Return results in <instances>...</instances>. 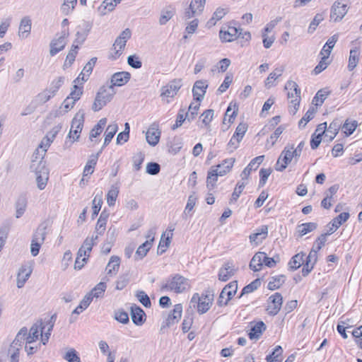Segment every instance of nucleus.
I'll return each mask as SVG.
<instances>
[{
  "label": "nucleus",
  "mask_w": 362,
  "mask_h": 362,
  "mask_svg": "<svg viewBox=\"0 0 362 362\" xmlns=\"http://www.w3.org/2000/svg\"><path fill=\"white\" fill-rule=\"evenodd\" d=\"M317 223L313 222L300 224L297 227L298 233L300 236H303L308 233L315 230L317 228Z\"/></svg>",
  "instance_id": "38"
},
{
  "label": "nucleus",
  "mask_w": 362,
  "mask_h": 362,
  "mask_svg": "<svg viewBox=\"0 0 362 362\" xmlns=\"http://www.w3.org/2000/svg\"><path fill=\"white\" fill-rule=\"evenodd\" d=\"M67 36L68 32L65 30H62L59 35H57V37L52 41L50 45H65Z\"/></svg>",
  "instance_id": "55"
},
{
  "label": "nucleus",
  "mask_w": 362,
  "mask_h": 362,
  "mask_svg": "<svg viewBox=\"0 0 362 362\" xmlns=\"http://www.w3.org/2000/svg\"><path fill=\"white\" fill-rule=\"evenodd\" d=\"M90 255L86 254V251L83 248H79L77 257L74 263L75 269H81L86 263Z\"/></svg>",
  "instance_id": "31"
},
{
  "label": "nucleus",
  "mask_w": 362,
  "mask_h": 362,
  "mask_svg": "<svg viewBox=\"0 0 362 362\" xmlns=\"http://www.w3.org/2000/svg\"><path fill=\"white\" fill-rule=\"evenodd\" d=\"M189 288V280L180 274H175L169 277L167 282L162 286V289L174 291L176 293H183Z\"/></svg>",
  "instance_id": "5"
},
{
  "label": "nucleus",
  "mask_w": 362,
  "mask_h": 362,
  "mask_svg": "<svg viewBox=\"0 0 362 362\" xmlns=\"http://www.w3.org/2000/svg\"><path fill=\"white\" fill-rule=\"evenodd\" d=\"M298 158V156H295L293 146H286L282 151L276 163L275 168L278 171H283L292 160H294V163H297Z\"/></svg>",
  "instance_id": "6"
},
{
  "label": "nucleus",
  "mask_w": 362,
  "mask_h": 362,
  "mask_svg": "<svg viewBox=\"0 0 362 362\" xmlns=\"http://www.w3.org/2000/svg\"><path fill=\"white\" fill-rule=\"evenodd\" d=\"M207 88L208 83L206 81H197L192 88L194 99L197 102H201L204 98Z\"/></svg>",
  "instance_id": "15"
},
{
  "label": "nucleus",
  "mask_w": 362,
  "mask_h": 362,
  "mask_svg": "<svg viewBox=\"0 0 362 362\" xmlns=\"http://www.w3.org/2000/svg\"><path fill=\"white\" fill-rule=\"evenodd\" d=\"M130 78L131 74L127 71L117 72L112 76L110 86H112L113 88L124 86L129 81Z\"/></svg>",
  "instance_id": "18"
},
{
  "label": "nucleus",
  "mask_w": 362,
  "mask_h": 362,
  "mask_svg": "<svg viewBox=\"0 0 362 362\" xmlns=\"http://www.w3.org/2000/svg\"><path fill=\"white\" fill-rule=\"evenodd\" d=\"M83 123L84 114L81 112H77L72 119L69 137L72 138L74 141L78 140L82 131Z\"/></svg>",
  "instance_id": "9"
},
{
  "label": "nucleus",
  "mask_w": 362,
  "mask_h": 362,
  "mask_svg": "<svg viewBox=\"0 0 362 362\" xmlns=\"http://www.w3.org/2000/svg\"><path fill=\"white\" fill-rule=\"evenodd\" d=\"M31 20L28 16L23 17L19 25L18 35L21 38H26L30 33Z\"/></svg>",
  "instance_id": "19"
},
{
  "label": "nucleus",
  "mask_w": 362,
  "mask_h": 362,
  "mask_svg": "<svg viewBox=\"0 0 362 362\" xmlns=\"http://www.w3.org/2000/svg\"><path fill=\"white\" fill-rule=\"evenodd\" d=\"M182 312V306L181 304H176L171 313L169 314L165 323L161 325L160 331L166 327L175 324L181 318Z\"/></svg>",
  "instance_id": "12"
},
{
  "label": "nucleus",
  "mask_w": 362,
  "mask_h": 362,
  "mask_svg": "<svg viewBox=\"0 0 362 362\" xmlns=\"http://www.w3.org/2000/svg\"><path fill=\"white\" fill-rule=\"evenodd\" d=\"M349 216L350 215L348 212L341 213L332 220L331 223L333 227L338 228L343 223L346 222L349 219Z\"/></svg>",
  "instance_id": "54"
},
{
  "label": "nucleus",
  "mask_w": 362,
  "mask_h": 362,
  "mask_svg": "<svg viewBox=\"0 0 362 362\" xmlns=\"http://www.w3.org/2000/svg\"><path fill=\"white\" fill-rule=\"evenodd\" d=\"M106 287V284L105 282H100L91 290L90 294L93 298L102 297L104 294Z\"/></svg>",
  "instance_id": "52"
},
{
  "label": "nucleus",
  "mask_w": 362,
  "mask_h": 362,
  "mask_svg": "<svg viewBox=\"0 0 362 362\" xmlns=\"http://www.w3.org/2000/svg\"><path fill=\"white\" fill-rule=\"evenodd\" d=\"M160 136V132L151 126L146 132V139L149 145L155 146L159 142Z\"/></svg>",
  "instance_id": "21"
},
{
  "label": "nucleus",
  "mask_w": 362,
  "mask_h": 362,
  "mask_svg": "<svg viewBox=\"0 0 362 362\" xmlns=\"http://www.w3.org/2000/svg\"><path fill=\"white\" fill-rule=\"evenodd\" d=\"M348 11L346 4L336 1L331 9L330 18L334 21H341Z\"/></svg>",
  "instance_id": "14"
},
{
  "label": "nucleus",
  "mask_w": 362,
  "mask_h": 362,
  "mask_svg": "<svg viewBox=\"0 0 362 362\" xmlns=\"http://www.w3.org/2000/svg\"><path fill=\"white\" fill-rule=\"evenodd\" d=\"M103 204V192H100V194H96L93 200V218L96 216L100 209Z\"/></svg>",
  "instance_id": "46"
},
{
  "label": "nucleus",
  "mask_w": 362,
  "mask_h": 362,
  "mask_svg": "<svg viewBox=\"0 0 362 362\" xmlns=\"http://www.w3.org/2000/svg\"><path fill=\"white\" fill-rule=\"evenodd\" d=\"M32 273V269L30 267L22 266L17 276V286L21 288H23L26 282V281L29 279L30 274Z\"/></svg>",
  "instance_id": "20"
},
{
  "label": "nucleus",
  "mask_w": 362,
  "mask_h": 362,
  "mask_svg": "<svg viewBox=\"0 0 362 362\" xmlns=\"http://www.w3.org/2000/svg\"><path fill=\"white\" fill-rule=\"evenodd\" d=\"M235 161V159L234 158L225 159L221 164L211 168L207 175V187L209 189L214 187L217 181L218 176H223L230 172Z\"/></svg>",
  "instance_id": "1"
},
{
  "label": "nucleus",
  "mask_w": 362,
  "mask_h": 362,
  "mask_svg": "<svg viewBox=\"0 0 362 362\" xmlns=\"http://www.w3.org/2000/svg\"><path fill=\"white\" fill-rule=\"evenodd\" d=\"M240 28L235 26L228 25L223 27L220 30V38L223 42H232L237 39Z\"/></svg>",
  "instance_id": "13"
},
{
  "label": "nucleus",
  "mask_w": 362,
  "mask_h": 362,
  "mask_svg": "<svg viewBox=\"0 0 362 362\" xmlns=\"http://www.w3.org/2000/svg\"><path fill=\"white\" fill-rule=\"evenodd\" d=\"M77 0H64L62 6V10L65 14H69L75 7Z\"/></svg>",
  "instance_id": "62"
},
{
  "label": "nucleus",
  "mask_w": 362,
  "mask_h": 362,
  "mask_svg": "<svg viewBox=\"0 0 362 362\" xmlns=\"http://www.w3.org/2000/svg\"><path fill=\"white\" fill-rule=\"evenodd\" d=\"M120 264V258L117 256H112L106 267L107 274L112 276L115 275L119 270Z\"/></svg>",
  "instance_id": "27"
},
{
  "label": "nucleus",
  "mask_w": 362,
  "mask_h": 362,
  "mask_svg": "<svg viewBox=\"0 0 362 362\" xmlns=\"http://www.w3.org/2000/svg\"><path fill=\"white\" fill-rule=\"evenodd\" d=\"M47 224L46 223L44 222L40 223L33 233L32 240L40 243H44L47 234Z\"/></svg>",
  "instance_id": "28"
},
{
  "label": "nucleus",
  "mask_w": 362,
  "mask_h": 362,
  "mask_svg": "<svg viewBox=\"0 0 362 362\" xmlns=\"http://www.w3.org/2000/svg\"><path fill=\"white\" fill-rule=\"evenodd\" d=\"M151 247L150 241H146L137 248L136 255L139 256L140 259L143 258L146 255Z\"/></svg>",
  "instance_id": "56"
},
{
  "label": "nucleus",
  "mask_w": 362,
  "mask_h": 362,
  "mask_svg": "<svg viewBox=\"0 0 362 362\" xmlns=\"http://www.w3.org/2000/svg\"><path fill=\"white\" fill-rule=\"evenodd\" d=\"M199 103L200 102H197V101L196 103H192L189 106V111L185 112L187 120H188L189 122L192 121L195 118V117L197 115L198 110H199V106H200Z\"/></svg>",
  "instance_id": "41"
},
{
  "label": "nucleus",
  "mask_w": 362,
  "mask_h": 362,
  "mask_svg": "<svg viewBox=\"0 0 362 362\" xmlns=\"http://www.w3.org/2000/svg\"><path fill=\"white\" fill-rule=\"evenodd\" d=\"M238 290V282L233 281L227 284L221 291L217 303L219 306L226 305Z\"/></svg>",
  "instance_id": "7"
},
{
  "label": "nucleus",
  "mask_w": 362,
  "mask_h": 362,
  "mask_svg": "<svg viewBox=\"0 0 362 362\" xmlns=\"http://www.w3.org/2000/svg\"><path fill=\"white\" fill-rule=\"evenodd\" d=\"M268 233L267 226H262L260 228L257 230V232L250 235V240L252 243L257 245L262 240L265 239Z\"/></svg>",
  "instance_id": "23"
},
{
  "label": "nucleus",
  "mask_w": 362,
  "mask_h": 362,
  "mask_svg": "<svg viewBox=\"0 0 362 362\" xmlns=\"http://www.w3.org/2000/svg\"><path fill=\"white\" fill-rule=\"evenodd\" d=\"M63 358L68 362H81V359L77 351L73 348L69 349Z\"/></svg>",
  "instance_id": "53"
},
{
  "label": "nucleus",
  "mask_w": 362,
  "mask_h": 362,
  "mask_svg": "<svg viewBox=\"0 0 362 362\" xmlns=\"http://www.w3.org/2000/svg\"><path fill=\"white\" fill-rule=\"evenodd\" d=\"M42 322L40 324L35 323L32 325L29 333L27 332V336L25 337L26 344H31L38 339V337L40 336V329H44V327H42Z\"/></svg>",
  "instance_id": "22"
},
{
  "label": "nucleus",
  "mask_w": 362,
  "mask_h": 362,
  "mask_svg": "<svg viewBox=\"0 0 362 362\" xmlns=\"http://www.w3.org/2000/svg\"><path fill=\"white\" fill-rule=\"evenodd\" d=\"M60 129L61 127L59 126L53 127L49 132H47L45 136L43 137L37 148L40 150H45V153H46L47 148L49 147Z\"/></svg>",
  "instance_id": "16"
},
{
  "label": "nucleus",
  "mask_w": 362,
  "mask_h": 362,
  "mask_svg": "<svg viewBox=\"0 0 362 362\" xmlns=\"http://www.w3.org/2000/svg\"><path fill=\"white\" fill-rule=\"evenodd\" d=\"M304 256L305 254L303 252L295 255L288 262V268L292 271L300 268L304 263Z\"/></svg>",
  "instance_id": "32"
},
{
  "label": "nucleus",
  "mask_w": 362,
  "mask_h": 362,
  "mask_svg": "<svg viewBox=\"0 0 362 362\" xmlns=\"http://www.w3.org/2000/svg\"><path fill=\"white\" fill-rule=\"evenodd\" d=\"M235 269L230 263H226L221 268L218 273V279L222 281H228L235 274Z\"/></svg>",
  "instance_id": "25"
},
{
  "label": "nucleus",
  "mask_w": 362,
  "mask_h": 362,
  "mask_svg": "<svg viewBox=\"0 0 362 362\" xmlns=\"http://www.w3.org/2000/svg\"><path fill=\"white\" fill-rule=\"evenodd\" d=\"M30 169L35 175L41 173V172L49 173L48 168L46 167V161L41 162L39 160L31 161Z\"/></svg>",
  "instance_id": "39"
},
{
  "label": "nucleus",
  "mask_w": 362,
  "mask_h": 362,
  "mask_svg": "<svg viewBox=\"0 0 362 362\" xmlns=\"http://www.w3.org/2000/svg\"><path fill=\"white\" fill-rule=\"evenodd\" d=\"M83 88L79 87L78 84H74L73 90H71V93L68 96L70 99L73 100L74 101L76 102L78 100L83 94Z\"/></svg>",
  "instance_id": "58"
},
{
  "label": "nucleus",
  "mask_w": 362,
  "mask_h": 362,
  "mask_svg": "<svg viewBox=\"0 0 362 362\" xmlns=\"http://www.w3.org/2000/svg\"><path fill=\"white\" fill-rule=\"evenodd\" d=\"M263 264L269 267H272V258L267 257L265 252H258L252 258L250 268L255 272H257L261 270Z\"/></svg>",
  "instance_id": "10"
},
{
  "label": "nucleus",
  "mask_w": 362,
  "mask_h": 362,
  "mask_svg": "<svg viewBox=\"0 0 362 362\" xmlns=\"http://www.w3.org/2000/svg\"><path fill=\"white\" fill-rule=\"evenodd\" d=\"M360 58V50L358 48L355 47L350 50L348 69L353 71L357 66Z\"/></svg>",
  "instance_id": "29"
},
{
  "label": "nucleus",
  "mask_w": 362,
  "mask_h": 362,
  "mask_svg": "<svg viewBox=\"0 0 362 362\" xmlns=\"http://www.w3.org/2000/svg\"><path fill=\"white\" fill-rule=\"evenodd\" d=\"M182 86V79H174L166 86L162 87L160 95L167 98H173Z\"/></svg>",
  "instance_id": "11"
},
{
  "label": "nucleus",
  "mask_w": 362,
  "mask_h": 362,
  "mask_svg": "<svg viewBox=\"0 0 362 362\" xmlns=\"http://www.w3.org/2000/svg\"><path fill=\"white\" fill-rule=\"evenodd\" d=\"M160 166L158 163L151 162L146 165V173L151 175H156L159 173Z\"/></svg>",
  "instance_id": "63"
},
{
  "label": "nucleus",
  "mask_w": 362,
  "mask_h": 362,
  "mask_svg": "<svg viewBox=\"0 0 362 362\" xmlns=\"http://www.w3.org/2000/svg\"><path fill=\"white\" fill-rule=\"evenodd\" d=\"M260 284L261 281L259 279H255L253 281L243 288L239 298H241L245 294H248L253 292L260 286Z\"/></svg>",
  "instance_id": "45"
},
{
  "label": "nucleus",
  "mask_w": 362,
  "mask_h": 362,
  "mask_svg": "<svg viewBox=\"0 0 362 362\" xmlns=\"http://www.w3.org/2000/svg\"><path fill=\"white\" fill-rule=\"evenodd\" d=\"M26 336L27 328L25 327H23L19 330L17 335L16 336V338L13 341L11 345V349H16L17 347L20 349L22 346V344L24 343V341H26Z\"/></svg>",
  "instance_id": "30"
},
{
  "label": "nucleus",
  "mask_w": 362,
  "mask_h": 362,
  "mask_svg": "<svg viewBox=\"0 0 362 362\" xmlns=\"http://www.w3.org/2000/svg\"><path fill=\"white\" fill-rule=\"evenodd\" d=\"M27 206V200L24 196L18 197L16 202V217L17 218L21 217L24 214Z\"/></svg>",
  "instance_id": "35"
},
{
  "label": "nucleus",
  "mask_w": 362,
  "mask_h": 362,
  "mask_svg": "<svg viewBox=\"0 0 362 362\" xmlns=\"http://www.w3.org/2000/svg\"><path fill=\"white\" fill-rule=\"evenodd\" d=\"M206 0H192L189 4V9H192L194 13H202Z\"/></svg>",
  "instance_id": "51"
},
{
  "label": "nucleus",
  "mask_w": 362,
  "mask_h": 362,
  "mask_svg": "<svg viewBox=\"0 0 362 362\" xmlns=\"http://www.w3.org/2000/svg\"><path fill=\"white\" fill-rule=\"evenodd\" d=\"M121 1L122 0H105L98 8V10L101 14L105 15L107 12L113 11Z\"/></svg>",
  "instance_id": "33"
},
{
  "label": "nucleus",
  "mask_w": 362,
  "mask_h": 362,
  "mask_svg": "<svg viewBox=\"0 0 362 362\" xmlns=\"http://www.w3.org/2000/svg\"><path fill=\"white\" fill-rule=\"evenodd\" d=\"M329 94V92L325 89L318 90L315 96L313 98L312 103L316 106L322 105Z\"/></svg>",
  "instance_id": "42"
},
{
  "label": "nucleus",
  "mask_w": 362,
  "mask_h": 362,
  "mask_svg": "<svg viewBox=\"0 0 362 362\" xmlns=\"http://www.w3.org/2000/svg\"><path fill=\"white\" fill-rule=\"evenodd\" d=\"M106 123H107L106 118H102L98 121L97 124H95L94 126V127L91 129V131L90 132L89 139L90 141H93L94 138H96L98 136H99L101 134L104 127L106 125Z\"/></svg>",
  "instance_id": "34"
},
{
  "label": "nucleus",
  "mask_w": 362,
  "mask_h": 362,
  "mask_svg": "<svg viewBox=\"0 0 362 362\" xmlns=\"http://www.w3.org/2000/svg\"><path fill=\"white\" fill-rule=\"evenodd\" d=\"M214 301V293L207 291L205 293H202L201 296L199 293H194L190 300V303L193 304V306L197 307V311L199 314H204L206 313L211 308Z\"/></svg>",
  "instance_id": "4"
},
{
  "label": "nucleus",
  "mask_w": 362,
  "mask_h": 362,
  "mask_svg": "<svg viewBox=\"0 0 362 362\" xmlns=\"http://www.w3.org/2000/svg\"><path fill=\"white\" fill-rule=\"evenodd\" d=\"M136 298L139 302L146 308H149L151 303L148 295L143 291H138L136 294Z\"/></svg>",
  "instance_id": "57"
},
{
  "label": "nucleus",
  "mask_w": 362,
  "mask_h": 362,
  "mask_svg": "<svg viewBox=\"0 0 362 362\" xmlns=\"http://www.w3.org/2000/svg\"><path fill=\"white\" fill-rule=\"evenodd\" d=\"M116 92L112 86H103L100 87L96 94L92 110L94 112L100 110L107 103L110 102Z\"/></svg>",
  "instance_id": "3"
},
{
  "label": "nucleus",
  "mask_w": 362,
  "mask_h": 362,
  "mask_svg": "<svg viewBox=\"0 0 362 362\" xmlns=\"http://www.w3.org/2000/svg\"><path fill=\"white\" fill-rule=\"evenodd\" d=\"M283 301V297L280 293L273 294V316L280 311Z\"/></svg>",
  "instance_id": "43"
},
{
  "label": "nucleus",
  "mask_w": 362,
  "mask_h": 362,
  "mask_svg": "<svg viewBox=\"0 0 362 362\" xmlns=\"http://www.w3.org/2000/svg\"><path fill=\"white\" fill-rule=\"evenodd\" d=\"M118 194L119 187L116 185H112L107 194V203L109 206L115 205Z\"/></svg>",
  "instance_id": "37"
},
{
  "label": "nucleus",
  "mask_w": 362,
  "mask_h": 362,
  "mask_svg": "<svg viewBox=\"0 0 362 362\" xmlns=\"http://www.w3.org/2000/svg\"><path fill=\"white\" fill-rule=\"evenodd\" d=\"M79 47H73L70 51L69 52L68 54L66 55V60L64 62V64L63 65L64 68L70 67L74 62L75 61L76 57L78 54V49Z\"/></svg>",
  "instance_id": "47"
},
{
  "label": "nucleus",
  "mask_w": 362,
  "mask_h": 362,
  "mask_svg": "<svg viewBox=\"0 0 362 362\" xmlns=\"http://www.w3.org/2000/svg\"><path fill=\"white\" fill-rule=\"evenodd\" d=\"M117 129L118 127L117 124H112L107 126L105 131V136L103 144L104 146H107L111 141L115 134L117 132Z\"/></svg>",
  "instance_id": "40"
},
{
  "label": "nucleus",
  "mask_w": 362,
  "mask_h": 362,
  "mask_svg": "<svg viewBox=\"0 0 362 362\" xmlns=\"http://www.w3.org/2000/svg\"><path fill=\"white\" fill-rule=\"evenodd\" d=\"M339 128H340L339 122L337 119L332 121L329 124L328 129L326 130L327 133L325 134V136H329V140L332 141V139H334V138L338 134Z\"/></svg>",
  "instance_id": "36"
},
{
  "label": "nucleus",
  "mask_w": 362,
  "mask_h": 362,
  "mask_svg": "<svg viewBox=\"0 0 362 362\" xmlns=\"http://www.w3.org/2000/svg\"><path fill=\"white\" fill-rule=\"evenodd\" d=\"M144 153L138 152L133 156V163L135 170L138 171L141 169V164L144 160Z\"/></svg>",
  "instance_id": "59"
},
{
  "label": "nucleus",
  "mask_w": 362,
  "mask_h": 362,
  "mask_svg": "<svg viewBox=\"0 0 362 362\" xmlns=\"http://www.w3.org/2000/svg\"><path fill=\"white\" fill-rule=\"evenodd\" d=\"M266 329V325L262 321L257 322L252 326L248 333L250 339H257Z\"/></svg>",
  "instance_id": "26"
},
{
  "label": "nucleus",
  "mask_w": 362,
  "mask_h": 362,
  "mask_svg": "<svg viewBox=\"0 0 362 362\" xmlns=\"http://www.w3.org/2000/svg\"><path fill=\"white\" fill-rule=\"evenodd\" d=\"M35 175L37 187L40 190L44 189L47 185V180L49 179V173L41 172V173Z\"/></svg>",
  "instance_id": "50"
},
{
  "label": "nucleus",
  "mask_w": 362,
  "mask_h": 362,
  "mask_svg": "<svg viewBox=\"0 0 362 362\" xmlns=\"http://www.w3.org/2000/svg\"><path fill=\"white\" fill-rule=\"evenodd\" d=\"M88 31L89 25L86 23H83L82 25H78L76 33L74 43H76V45L83 43L88 35Z\"/></svg>",
  "instance_id": "24"
},
{
  "label": "nucleus",
  "mask_w": 362,
  "mask_h": 362,
  "mask_svg": "<svg viewBox=\"0 0 362 362\" xmlns=\"http://www.w3.org/2000/svg\"><path fill=\"white\" fill-rule=\"evenodd\" d=\"M64 82V77L59 76L53 80L49 85L48 90L52 95H54Z\"/></svg>",
  "instance_id": "48"
},
{
  "label": "nucleus",
  "mask_w": 362,
  "mask_h": 362,
  "mask_svg": "<svg viewBox=\"0 0 362 362\" xmlns=\"http://www.w3.org/2000/svg\"><path fill=\"white\" fill-rule=\"evenodd\" d=\"M130 311L132 322L137 326L142 325L146 321L144 311L136 304L131 306Z\"/></svg>",
  "instance_id": "17"
},
{
  "label": "nucleus",
  "mask_w": 362,
  "mask_h": 362,
  "mask_svg": "<svg viewBox=\"0 0 362 362\" xmlns=\"http://www.w3.org/2000/svg\"><path fill=\"white\" fill-rule=\"evenodd\" d=\"M247 129V126L245 123H240L237 127L234 133V138H237L238 141H241Z\"/></svg>",
  "instance_id": "61"
},
{
  "label": "nucleus",
  "mask_w": 362,
  "mask_h": 362,
  "mask_svg": "<svg viewBox=\"0 0 362 362\" xmlns=\"http://www.w3.org/2000/svg\"><path fill=\"white\" fill-rule=\"evenodd\" d=\"M130 37L131 31L129 28H127L116 38L113 45H126L127 40L129 39Z\"/></svg>",
  "instance_id": "49"
},
{
  "label": "nucleus",
  "mask_w": 362,
  "mask_h": 362,
  "mask_svg": "<svg viewBox=\"0 0 362 362\" xmlns=\"http://www.w3.org/2000/svg\"><path fill=\"white\" fill-rule=\"evenodd\" d=\"M285 89L288 91V98L290 100L288 111L291 115H296L299 109L300 97V89L298 85L293 81H288L285 85Z\"/></svg>",
  "instance_id": "2"
},
{
  "label": "nucleus",
  "mask_w": 362,
  "mask_h": 362,
  "mask_svg": "<svg viewBox=\"0 0 362 362\" xmlns=\"http://www.w3.org/2000/svg\"><path fill=\"white\" fill-rule=\"evenodd\" d=\"M357 125V122L355 120L352 122H348L346 120L342 126V129L346 135L349 136L356 130Z\"/></svg>",
  "instance_id": "60"
},
{
  "label": "nucleus",
  "mask_w": 362,
  "mask_h": 362,
  "mask_svg": "<svg viewBox=\"0 0 362 362\" xmlns=\"http://www.w3.org/2000/svg\"><path fill=\"white\" fill-rule=\"evenodd\" d=\"M54 95H52L51 92L48 89L43 90L40 93L37 97L36 100L41 104L45 103L47 102Z\"/></svg>",
  "instance_id": "64"
},
{
  "label": "nucleus",
  "mask_w": 362,
  "mask_h": 362,
  "mask_svg": "<svg viewBox=\"0 0 362 362\" xmlns=\"http://www.w3.org/2000/svg\"><path fill=\"white\" fill-rule=\"evenodd\" d=\"M316 112V109L314 107H310L308 110L306 112L305 115L303 117V118L299 121L298 126L300 128H303L305 127L307 123L310 121L313 117L314 115Z\"/></svg>",
  "instance_id": "44"
},
{
  "label": "nucleus",
  "mask_w": 362,
  "mask_h": 362,
  "mask_svg": "<svg viewBox=\"0 0 362 362\" xmlns=\"http://www.w3.org/2000/svg\"><path fill=\"white\" fill-rule=\"evenodd\" d=\"M333 47H322V49L319 54L320 58V62L313 70L315 74L321 73L332 62V59L330 57V54Z\"/></svg>",
  "instance_id": "8"
}]
</instances>
